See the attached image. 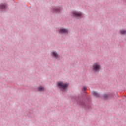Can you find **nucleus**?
Here are the masks:
<instances>
[{"label": "nucleus", "mask_w": 126, "mask_h": 126, "mask_svg": "<svg viewBox=\"0 0 126 126\" xmlns=\"http://www.w3.org/2000/svg\"><path fill=\"white\" fill-rule=\"evenodd\" d=\"M52 55H53V57H55V58L56 59H58V58H59V57H60V56L58 55V53H57L56 52H53Z\"/></svg>", "instance_id": "obj_9"}, {"label": "nucleus", "mask_w": 126, "mask_h": 126, "mask_svg": "<svg viewBox=\"0 0 126 126\" xmlns=\"http://www.w3.org/2000/svg\"><path fill=\"white\" fill-rule=\"evenodd\" d=\"M58 86L63 92L67 91V87H68V83H64L63 82H59L57 83Z\"/></svg>", "instance_id": "obj_2"}, {"label": "nucleus", "mask_w": 126, "mask_h": 126, "mask_svg": "<svg viewBox=\"0 0 126 126\" xmlns=\"http://www.w3.org/2000/svg\"><path fill=\"white\" fill-rule=\"evenodd\" d=\"M59 33L60 34H67L68 33V30L66 29H61L59 30Z\"/></svg>", "instance_id": "obj_7"}, {"label": "nucleus", "mask_w": 126, "mask_h": 126, "mask_svg": "<svg viewBox=\"0 0 126 126\" xmlns=\"http://www.w3.org/2000/svg\"><path fill=\"white\" fill-rule=\"evenodd\" d=\"M37 89H38V91H44V90H45L44 87H42L41 86H39V87H38Z\"/></svg>", "instance_id": "obj_10"}, {"label": "nucleus", "mask_w": 126, "mask_h": 126, "mask_svg": "<svg viewBox=\"0 0 126 126\" xmlns=\"http://www.w3.org/2000/svg\"><path fill=\"white\" fill-rule=\"evenodd\" d=\"M5 8V5L4 4H0V9H4Z\"/></svg>", "instance_id": "obj_11"}, {"label": "nucleus", "mask_w": 126, "mask_h": 126, "mask_svg": "<svg viewBox=\"0 0 126 126\" xmlns=\"http://www.w3.org/2000/svg\"><path fill=\"white\" fill-rule=\"evenodd\" d=\"M70 15L72 17H81L82 16V13L76 11H72L71 12Z\"/></svg>", "instance_id": "obj_4"}, {"label": "nucleus", "mask_w": 126, "mask_h": 126, "mask_svg": "<svg viewBox=\"0 0 126 126\" xmlns=\"http://www.w3.org/2000/svg\"><path fill=\"white\" fill-rule=\"evenodd\" d=\"M120 33L121 35H125V34H126V31H125V30L120 31Z\"/></svg>", "instance_id": "obj_13"}, {"label": "nucleus", "mask_w": 126, "mask_h": 126, "mask_svg": "<svg viewBox=\"0 0 126 126\" xmlns=\"http://www.w3.org/2000/svg\"><path fill=\"white\" fill-rule=\"evenodd\" d=\"M92 94L93 95H94V96H95V97H96V98L100 97V94L96 92L95 91L93 92Z\"/></svg>", "instance_id": "obj_8"}, {"label": "nucleus", "mask_w": 126, "mask_h": 126, "mask_svg": "<svg viewBox=\"0 0 126 126\" xmlns=\"http://www.w3.org/2000/svg\"><path fill=\"white\" fill-rule=\"evenodd\" d=\"M73 99L75 100L77 104L79 105V106H81V107H84L87 109H89V108H90V102H86L85 101L81 100L79 96H73Z\"/></svg>", "instance_id": "obj_1"}, {"label": "nucleus", "mask_w": 126, "mask_h": 126, "mask_svg": "<svg viewBox=\"0 0 126 126\" xmlns=\"http://www.w3.org/2000/svg\"><path fill=\"white\" fill-rule=\"evenodd\" d=\"M53 12H61V10H63V8L61 6H54L52 7Z\"/></svg>", "instance_id": "obj_5"}, {"label": "nucleus", "mask_w": 126, "mask_h": 126, "mask_svg": "<svg viewBox=\"0 0 126 126\" xmlns=\"http://www.w3.org/2000/svg\"><path fill=\"white\" fill-rule=\"evenodd\" d=\"M112 96H113L112 94H104L101 96V99H103L104 100H108L109 98H111Z\"/></svg>", "instance_id": "obj_6"}, {"label": "nucleus", "mask_w": 126, "mask_h": 126, "mask_svg": "<svg viewBox=\"0 0 126 126\" xmlns=\"http://www.w3.org/2000/svg\"><path fill=\"white\" fill-rule=\"evenodd\" d=\"M86 90H87V88L86 87H83L82 88L83 92H84V93H87L86 92Z\"/></svg>", "instance_id": "obj_12"}, {"label": "nucleus", "mask_w": 126, "mask_h": 126, "mask_svg": "<svg viewBox=\"0 0 126 126\" xmlns=\"http://www.w3.org/2000/svg\"><path fill=\"white\" fill-rule=\"evenodd\" d=\"M94 72H99L101 69V65L97 63H94L91 67Z\"/></svg>", "instance_id": "obj_3"}]
</instances>
